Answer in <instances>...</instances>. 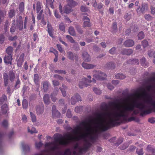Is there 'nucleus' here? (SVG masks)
<instances>
[{
	"mask_svg": "<svg viewBox=\"0 0 155 155\" xmlns=\"http://www.w3.org/2000/svg\"><path fill=\"white\" fill-rule=\"evenodd\" d=\"M109 104L115 107L119 112L114 113L113 114L114 118H111V113L108 111V107L107 104L105 103H103L101 108L102 110L105 112L96 114V120L97 121L96 124L98 125L96 127V132L104 131L110 128L120 125L121 123L118 121L120 120L121 117H127L128 114V112L133 111L135 107L139 109L141 116L150 114L153 111L152 108L145 110L146 106L145 104L141 102H136V101H134L132 104L122 107V110L119 108V105L115 102H110Z\"/></svg>",
	"mask_w": 155,
	"mask_h": 155,
	"instance_id": "obj_1",
	"label": "nucleus"
},
{
	"mask_svg": "<svg viewBox=\"0 0 155 155\" xmlns=\"http://www.w3.org/2000/svg\"><path fill=\"white\" fill-rule=\"evenodd\" d=\"M87 123L86 121H83L80 124V125L84 126L87 132L85 134H82L78 136L73 137L71 135L68 134L66 135L67 139H65L63 137L58 138H55V141L58 142L60 145H66L70 143V140H78L81 139H83L85 142L84 144V147L83 148L79 147V153L81 154L83 152H86L89 148L91 146V143L86 139V138L89 137L90 139L93 141H95L97 139L96 136L95 135H92L91 132V128L90 126L87 127L86 126Z\"/></svg>",
	"mask_w": 155,
	"mask_h": 155,
	"instance_id": "obj_2",
	"label": "nucleus"
},
{
	"mask_svg": "<svg viewBox=\"0 0 155 155\" xmlns=\"http://www.w3.org/2000/svg\"><path fill=\"white\" fill-rule=\"evenodd\" d=\"M8 77L11 82H13L14 81L15 78V75L13 71H9L8 75L6 73H4L3 74L4 84L5 86V87L8 85Z\"/></svg>",
	"mask_w": 155,
	"mask_h": 155,
	"instance_id": "obj_3",
	"label": "nucleus"
},
{
	"mask_svg": "<svg viewBox=\"0 0 155 155\" xmlns=\"http://www.w3.org/2000/svg\"><path fill=\"white\" fill-rule=\"evenodd\" d=\"M87 77L90 80H88L86 78H83L81 79V81L79 82V86L80 88H83L84 87H87L88 85H90L89 84L91 82L94 83H96V81L94 78H93L92 80H90L91 78L90 75H88Z\"/></svg>",
	"mask_w": 155,
	"mask_h": 155,
	"instance_id": "obj_4",
	"label": "nucleus"
},
{
	"mask_svg": "<svg viewBox=\"0 0 155 155\" xmlns=\"http://www.w3.org/2000/svg\"><path fill=\"white\" fill-rule=\"evenodd\" d=\"M141 95L145 98L144 101L145 103L151 104L155 108V102L153 101L151 95L147 93L145 90L142 92Z\"/></svg>",
	"mask_w": 155,
	"mask_h": 155,
	"instance_id": "obj_5",
	"label": "nucleus"
},
{
	"mask_svg": "<svg viewBox=\"0 0 155 155\" xmlns=\"http://www.w3.org/2000/svg\"><path fill=\"white\" fill-rule=\"evenodd\" d=\"M94 78L98 80H103L106 77V75L100 71H94Z\"/></svg>",
	"mask_w": 155,
	"mask_h": 155,
	"instance_id": "obj_6",
	"label": "nucleus"
},
{
	"mask_svg": "<svg viewBox=\"0 0 155 155\" xmlns=\"http://www.w3.org/2000/svg\"><path fill=\"white\" fill-rule=\"evenodd\" d=\"M146 150L147 152L146 155H155V148H154L151 145H148Z\"/></svg>",
	"mask_w": 155,
	"mask_h": 155,
	"instance_id": "obj_7",
	"label": "nucleus"
},
{
	"mask_svg": "<svg viewBox=\"0 0 155 155\" xmlns=\"http://www.w3.org/2000/svg\"><path fill=\"white\" fill-rule=\"evenodd\" d=\"M67 57L71 61H74V58L76 61H78V56L77 54H74L71 51L67 52Z\"/></svg>",
	"mask_w": 155,
	"mask_h": 155,
	"instance_id": "obj_8",
	"label": "nucleus"
},
{
	"mask_svg": "<svg viewBox=\"0 0 155 155\" xmlns=\"http://www.w3.org/2000/svg\"><path fill=\"white\" fill-rule=\"evenodd\" d=\"M81 101V97L79 94H76L71 99V104L72 105H74L77 101Z\"/></svg>",
	"mask_w": 155,
	"mask_h": 155,
	"instance_id": "obj_9",
	"label": "nucleus"
},
{
	"mask_svg": "<svg viewBox=\"0 0 155 155\" xmlns=\"http://www.w3.org/2000/svg\"><path fill=\"white\" fill-rule=\"evenodd\" d=\"M52 145H54V146L50 148V150L51 151H54L55 150H58L59 149L58 145L57 144H55L54 142L47 143L45 144V147H49Z\"/></svg>",
	"mask_w": 155,
	"mask_h": 155,
	"instance_id": "obj_10",
	"label": "nucleus"
},
{
	"mask_svg": "<svg viewBox=\"0 0 155 155\" xmlns=\"http://www.w3.org/2000/svg\"><path fill=\"white\" fill-rule=\"evenodd\" d=\"M47 28H48L47 31L49 36L52 38H54L53 35L54 30L51 25L49 24V23H48Z\"/></svg>",
	"mask_w": 155,
	"mask_h": 155,
	"instance_id": "obj_11",
	"label": "nucleus"
},
{
	"mask_svg": "<svg viewBox=\"0 0 155 155\" xmlns=\"http://www.w3.org/2000/svg\"><path fill=\"white\" fill-rule=\"evenodd\" d=\"M12 55H5L4 58V60L5 63L11 65L12 60Z\"/></svg>",
	"mask_w": 155,
	"mask_h": 155,
	"instance_id": "obj_12",
	"label": "nucleus"
},
{
	"mask_svg": "<svg viewBox=\"0 0 155 155\" xmlns=\"http://www.w3.org/2000/svg\"><path fill=\"white\" fill-rule=\"evenodd\" d=\"M77 5L78 3L73 0L68 3V5L65 6V10H71V8L74 7Z\"/></svg>",
	"mask_w": 155,
	"mask_h": 155,
	"instance_id": "obj_13",
	"label": "nucleus"
},
{
	"mask_svg": "<svg viewBox=\"0 0 155 155\" xmlns=\"http://www.w3.org/2000/svg\"><path fill=\"white\" fill-rule=\"evenodd\" d=\"M24 54H21L17 61V65L18 67H21L24 61Z\"/></svg>",
	"mask_w": 155,
	"mask_h": 155,
	"instance_id": "obj_14",
	"label": "nucleus"
},
{
	"mask_svg": "<svg viewBox=\"0 0 155 155\" xmlns=\"http://www.w3.org/2000/svg\"><path fill=\"white\" fill-rule=\"evenodd\" d=\"M17 27L20 30H21L23 29V21L21 16L20 17L19 20H17Z\"/></svg>",
	"mask_w": 155,
	"mask_h": 155,
	"instance_id": "obj_15",
	"label": "nucleus"
},
{
	"mask_svg": "<svg viewBox=\"0 0 155 155\" xmlns=\"http://www.w3.org/2000/svg\"><path fill=\"white\" fill-rule=\"evenodd\" d=\"M82 57L84 60L85 61L89 62L91 61V57L87 52L84 51L83 52Z\"/></svg>",
	"mask_w": 155,
	"mask_h": 155,
	"instance_id": "obj_16",
	"label": "nucleus"
},
{
	"mask_svg": "<svg viewBox=\"0 0 155 155\" xmlns=\"http://www.w3.org/2000/svg\"><path fill=\"white\" fill-rule=\"evenodd\" d=\"M83 19L84 21V22L83 27H89L91 25L90 23V19L87 16H84Z\"/></svg>",
	"mask_w": 155,
	"mask_h": 155,
	"instance_id": "obj_17",
	"label": "nucleus"
},
{
	"mask_svg": "<svg viewBox=\"0 0 155 155\" xmlns=\"http://www.w3.org/2000/svg\"><path fill=\"white\" fill-rule=\"evenodd\" d=\"M42 84L43 85V90L44 92H47L50 85L48 81H44L42 82Z\"/></svg>",
	"mask_w": 155,
	"mask_h": 155,
	"instance_id": "obj_18",
	"label": "nucleus"
},
{
	"mask_svg": "<svg viewBox=\"0 0 155 155\" xmlns=\"http://www.w3.org/2000/svg\"><path fill=\"white\" fill-rule=\"evenodd\" d=\"M134 44V41L132 40L129 39L126 41L124 43V45L126 47H131Z\"/></svg>",
	"mask_w": 155,
	"mask_h": 155,
	"instance_id": "obj_19",
	"label": "nucleus"
},
{
	"mask_svg": "<svg viewBox=\"0 0 155 155\" xmlns=\"http://www.w3.org/2000/svg\"><path fill=\"white\" fill-rule=\"evenodd\" d=\"M82 66L84 68L86 69H93L96 67V66L94 65L88 64L85 62H83L82 63Z\"/></svg>",
	"mask_w": 155,
	"mask_h": 155,
	"instance_id": "obj_20",
	"label": "nucleus"
},
{
	"mask_svg": "<svg viewBox=\"0 0 155 155\" xmlns=\"http://www.w3.org/2000/svg\"><path fill=\"white\" fill-rule=\"evenodd\" d=\"M133 50L131 49H124L121 52V53L123 54L130 55L133 53Z\"/></svg>",
	"mask_w": 155,
	"mask_h": 155,
	"instance_id": "obj_21",
	"label": "nucleus"
},
{
	"mask_svg": "<svg viewBox=\"0 0 155 155\" xmlns=\"http://www.w3.org/2000/svg\"><path fill=\"white\" fill-rule=\"evenodd\" d=\"M44 110V106L43 105L37 107L36 110L37 114H40L43 113Z\"/></svg>",
	"mask_w": 155,
	"mask_h": 155,
	"instance_id": "obj_22",
	"label": "nucleus"
},
{
	"mask_svg": "<svg viewBox=\"0 0 155 155\" xmlns=\"http://www.w3.org/2000/svg\"><path fill=\"white\" fill-rule=\"evenodd\" d=\"M45 103L46 104H48L50 103L49 98V95L48 94H45L43 97Z\"/></svg>",
	"mask_w": 155,
	"mask_h": 155,
	"instance_id": "obj_23",
	"label": "nucleus"
},
{
	"mask_svg": "<svg viewBox=\"0 0 155 155\" xmlns=\"http://www.w3.org/2000/svg\"><path fill=\"white\" fill-rule=\"evenodd\" d=\"M8 106L7 104H5L1 107V111L3 114H5L7 113L8 110Z\"/></svg>",
	"mask_w": 155,
	"mask_h": 155,
	"instance_id": "obj_24",
	"label": "nucleus"
},
{
	"mask_svg": "<svg viewBox=\"0 0 155 155\" xmlns=\"http://www.w3.org/2000/svg\"><path fill=\"white\" fill-rule=\"evenodd\" d=\"M127 64H131L138 65L139 64V61L138 59H130L127 62Z\"/></svg>",
	"mask_w": 155,
	"mask_h": 155,
	"instance_id": "obj_25",
	"label": "nucleus"
},
{
	"mask_svg": "<svg viewBox=\"0 0 155 155\" xmlns=\"http://www.w3.org/2000/svg\"><path fill=\"white\" fill-rule=\"evenodd\" d=\"M62 87L63 88L60 87L59 89L61 91L63 96L64 97H65L66 95V91L65 90L67 89V87L64 84L62 85Z\"/></svg>",
	"mask_w": 155,
	"mask_h": 155,
	"instance_id": "obj_26",
	"label": "nucleus"
},
{
	"mask_svg": "<svg viewBox=\"0 0 155 155\" xmlns=\"http://www.w3.org/2000/svg\"><path fill=\"white\" fill-rule=\"evenodd\" d=\"M105 67L110 69H114L115 68V64L112 62H108L106 65Z\"/></svg>",
	"mask_w": 155,
	"mask_h": 155,
	"instance_id": "obj_27",
	"label": "nucleus"
},
{
	"mask_svg": "<svg viewBox=\"0 0 155 155\" xmlns=\"http://www.w3.org/2000/svg\"><path fill=\"white\" fill-rule=\"evenodd\" d=\"M146 89L148 91H151L154 92L155 91V84L148 85L146 86Z\"/></svg>",
	"mask_w": 155,
	"mask_h": 155,
	"instance_id": "obj_28",
	"label": "nucleus"
},
{
	"mask_svg": "<svg viewBox=\"0 0 155 155\" xmlns=\"http://www.w3.org/2000/svg\"><path fill=\"white\" fill-rule=\"evenodd\" d=\"M68 31L69 34L71 35L74 36L76 35L74 29L72 26H71L69 28Z\"/></svg>",
	"mask_w": 155,
	"mask_h": 155,
	"instance_id": "obj_29",
	"label": "nucleus"
},
{
	"mask_svg": "<svg viewBox=\"0 0 155 155\" xmlns=\"http://www.w3.org/2000/svg\"><path fill=\"white\" fill-rule=\"evenodd\" d=\"M13 51V48L11 46L8 47L6 50V51L8 55H12V52Z\"/></svg>",
	"mask_w": 155,
	"mask_h": 155,
	"instance_id": "obj_30",
	"label": "nucleus"
},
{
	"mask_svg": "<svg viewBox=\"0 0 155 155\" xmlns=\"http://www.w3.org/2000/svg\"><path fill=\"white\" fill-rule=\"evenodd\" d=\"M115 78L116 79H123L125 78L126 77L125 76L122 74H117L115 76Z\"/></svg>",
	"mask_w": 155,
	"mask_h": 155,
	"instance_id": "obj_31",
	"label": "nucleus"
},
{
	"mask_svg": "<svg viewBox=\"0 0 155 155\" xmlns=\"http://www.w3.org/2000/svg\"><path fill=\"white\" fill-rule=\"evenodd\" d=\"M140 63L143 66L145 67L148 66V63L146 62V59L145 58H143L140 59Z\"/></svg>",
	"mask_w": 155,
	"mask_h": 155,
	"instance_id": "obj_32",
	"label": "nucleus"
},
{
	"mask_svg": "<svg viewBox=\"0 0 155 155\" xmlns=\"http://www.w3.org/2000/svg\"><path fill=\"white\" fill-rule=\"evenodd\" d=\"M7 96L5 94H3L0 98V105L3 104L5 101H6Z\"/></svg>",
	"mask_w": 155,
	"mask_h": 155,
	"instance_id": "obj_33",
	"label": "nucleus"
},
{
	"mask_svg": "<svg viewBox=\"0 0 155 155\" xmlns=\"http://www.w3.org/2000/svg\"><path fill=\"white\" fill-rule=\"evenodd\" d=\"M46 6L48 5V6L50 7L51 9L54 8L53 2L52 0H46Z\"/></svg>",
	"mask_w": 155,
	"mask_h": 155,
	"instance_id": "obj_34",
	"label": "nucleus"
},
{
	"mask_svg": "<svg viewBox=\"0 0 155 155\" xmlns=\"http://www.w3.org/2000/svg\"><path fill=\"white\" fill-rule=\"evenodd\" d=\"M43 10H37V12L38 13L37 16V19L38 20L41 19L43 17Z\"/></svg>",
	"mask_w": 155,
	"mask_h": 155,
	"instance_id": "obj_35",
	"label": "nucleus"
},
{
	"mask_svg": "<svg viewBox=\"0 0 155 155\" xmlns=\"http://www.w3.org/2000/svg\"><path fill=\"white\" fill-rule=\"evenodd\" d=\"M21 84V81L19 78V76H18L17 77V79L16 82L15 84V88H19Z\"/></svg>",
	"mask_w": 155,
	"mask_h": 155,
	"instance_id": "obj_36",
	"label": "nucleus"
},
{
	"mask_svg": "<svg viewBox=\"0 0 155 155\" xmlns=\"http://www.w3.org/2000/svg\"><path fill=\"white\" fill-rule=\"evenodd\" d=\"M34 81L35 84H38L39 77L38 74H35L34 76Z\"/></svg>",
	"mask_w": 155,
	"mask_h": 155,
	"instance_id": "obj_37",
	"label": "nucleus"
},
{
	"mask_svg": "<svg viewBox=\"0 0 155 155\" xmlns=\"http://www.w3.org/2000/svg\"><path fill=\"white\" fill-rule=\"evenodd\" d=\"M141 44L143 48H145L149 45L148 41L146 39H144L141 42Z\"/></svg>",
	"mask_w": 155,
	"mask_h": 155,
	"instance_id": "obj_38",
	"label": "nucleus"
},
{
	"mask_svg": "<svg viewBox=\"0 0 155 155\" xmlns=\"http://www.w3.org/2000/svg\"><path fill=\"white\" fill-rule=\"evenodd\" d=\"M2 125L5 128H6L8 125V121L6 120H4L1 123Z\"/></svg>",
	"mask_w": 155,
	"mask_h": 155,
	"instance_id": "obj_39",
	"label": "nucleus"
},
{
	"mask_svg": "<svg viewBox=\"0 0 155 155\" xmlns=\"http://www.w3.org/2000/svg\"><path fill=\"white\" fill-rule=\"evenodd\" d=\"M138 39L139 40H141L143 39L145 36L144 33L143 31H141L137 35Z\"/></svg>",
	"mask_w": 155,
	"mask_h": 155,
	"instance_id": "obj_40",
	"label": "nucleus"
},
{
	"mask_svg": "<svg viewBox=\"0 0 155 155\" xmlns=\"http://www.w3.org/2000/svg\"><path fill=\"white\" fill-rule=\"evenodd\" d=\"M28 132L30 133L31 134L37 133V131L36 130L35 128L33 127H32L31 129L30 127H28Z\"/></svg>",
	"mask_w": 155,
	"mask_h": 155,
	"instance_id": "obj_41",
	"label": "nucleus"
},
{
	"mask_svg": "<svg viewBox=\"0 0 155 155\" xmlns=\"http://www.w3.org/2000/svg\"><path fill=\"white\" fill-rule=\"evenodd\" d=\"M22 146L24 151H29L30 150V148L28 145L22 143Z\"/></svg>",
	"mask_w": 155,
	"mask_h": 155,
	"instance_id": "obj_42",
	"label": "nucleus"
},
{
	"mask_svg": "<svg viewBox=\"0 0 155 155\" xmlns=\"http://www.w3.org/2000/svg\"><path fill=\"white\" fill-rule=\"evenodd\" d=\"M148 55L150 57L153 56L154 57L153 62L155 64V51L154 52H153L152 51H150L148 53Z\"/></svg>",
	"mask_w": 155,
	"mask_h": 155,
	"instance_id": "obj_43",
	"label": "nucleus"
},
{
	"mask_svg": "<svg viewBox=\"0 0 155 155\" xmlns=\"http://www.w3.org/2000/svg\"><path fill=\"white\" fill-rule=\"evenodd\" d=\"M23 108L24 109H26L28 106V104L27 100L26 99H24L22 101V104Z\"/></svg>",
	"mask_w": 155,
	"mask_h": 155,
	"instance_id": "obj_44",
	"label": "nucleus"
},
{
	"mask_svg": "<svg viewBox=\"0 0 155 155\" xmlns=\"http://www.w3.org/2000/svg\"><path fill=\"white\" fill-rule=\"evenodd\" d=\"M30 113L31 119L32 121L33 122H36V118L35 115L34 114H33L31 112H30Z\"/></svg>",
	"mask_w": 155,
	"mask_h": 155,
	"instance_id": "obj_45",
	"label": "nucleus"
},
{
	"mask_svg": "<svg viewBox=\"0 0 155 155\" xmlns=\"http://www.w3.org/2000/svg\"><path fill=\"white\" fill-rule=\"evenodd\" d=\"M74 43V44L73 45L74 49L75 51H78L80 49V48L78 43L75 42Z\"/></svg>",
	"mask_w": 155,
	"mask_h": 155,
	"instance_id": "obj_46",
	"label": "nucleus"
},
{
	"mask_svg": "<svg viewBox=\"0 0 155 155\" xmlns=\"http://www.w3.org/2000/svg\"><path fill=\"white\" fill-rule=\"evenodd\" d=\"M59 28L60 30L62 31H65V26L63 22L61 23L59 25Z\"/></svg>",
	"mask_w": 155,
	"mask_h": 155,
	"instance_id": "obj_47",
	"label": "nucleus"
},
{
	"mask_svg": "<svg viewBox=\"0 0 155 155\" xmlns=\"http://www.w3.org/2000/svg\"><path fill=\"white\" fill-rule=\"evenodd\" d=\"M5 40V37L3 34L0 35V43L2 44Z\"/></svg>",
	"mask_w": 155,
	"mask_h": 155,
	"instance_id": "obj_48",
	"label": "nucleus"
},
{
	"mask_svg": "<svg viewBox=\"0 0 155 155\" xmlns=\"http://www.w3.org/2000/svg\"><path fill=\"white\" fill-rule=\"evenodd\" d=\"M66 37L71 43H73L75 42V40L69 35H67Z\"/></svg>",
	"mask_w": 155,
	"mask_h": 155,
	"instance_id": "obj_49",
	"label": "nucleus"
},
{
	"mask_svg": "<svg viewBox=\"0 0 155 155\" xmlns=\"http://www.w3.org/2000/svg\"><path fill=\"white\" fill-rule=\"evenodd\" d=\"M82 110V107L77 106L75 108V111L76 113H79Z\"/></svg>",
	"mask_w": 155,
	"mask_h": 155,
	"instance_id": "obj_50",
	"label": "nucleus"
},
{
	"mask_svg": "<svg viewBox=\"0 0 155 155\" xmlns=\"http://www.w3.org/2000/svg\"><path fill=\"white\" fill-rule=\"evenodd\" d=\"M36 7V10H41L42 8V5L40 2H38L37 3Z\"/></svg>",
	"mask_w": 155,
	"mask_h": 155,
	"instance_id": "obj_51",
	"label": "nucleus"
},
{
	"mask_svg": "<svg viewBox=\"0 0 155 155\" xmlns=\"http://www.w3.org/2000/svg\"><path fill=\"white\" fill-rule=\"evenodd\" d=\"M9 25L8 22V21H6L4 25V30L5 32H6L8 31Z\"/></svg>",
	"mask_w": 155,
	"mask_h": 155,
	"instance_id": "obj_52",
	"label": "nucleus"
},
{
	"mask_svg": "<svg viewBox=\"0 0 155 155\" xmlns=\"http://www.w3.org/2000/svg\"><path fill=\"white\" fill-rule=\"evenodd\" d=\"M136 152L138 155H143V150L142 148L140 150H138L137 149Z\"/></svg>",
	"mask_w": 155,
	"mask_h": 155,
	"instance_id": "obj_53",
	"label": "nucleus"
},
{
	"mask_svg": "<svg viewBox=\"0 0 155 155\" xmlns=\"http://www.w3.org/2000/svg\"><path fill=\"white\" fill-rule=\"evenodd\" d=\"M93 90L94 92L97 94H100L101 93V91L100 89L96 88H94Z\"/></svg>",
	"mask_w": 155,
	"mask_h": 155,
	"instance_id": "obj_54",
	"label": "nucleus"
},
{
	"mask_svg": "<svg viewBox=\"0 0 155 155\" xmlns=\"http://www.w3.org/2000/svg\"><path fill=\"white\" fill-rule=\"evenodd\" d=\"M112 28L113 29V31L114 32H115L117 29V23L116 22H115L113 23L112 25Z\"/></svg>",
	"mask_w": 155,
	"mask_h": 155,
	"instance_id": "obj_55",
	"label": "nucleus"
},
{
	"mask_svg": "<svg viewBox=\"0 0 155 155\" xmlns=\"http://www.w3.org/2000/svg\"><path fill=\"white\" fill-rule=\"evenodd\" d=\"M16 26L15 24H13L12 25L10 29V31L12 33H14L15 31Z\"/></svg>",
	"mask_w": 155,
	"mask_h": 155,
	"instance_id": "obj_56",
	"label": "nucleus"
},
{
	"mask_svg": "<svg viewBox=\"0 0 155 155\" xmlns=\"http://www.w3.org/2000/svg\"><path fill=\"white\" fill-rule=\"evenodd\" d=\"M60 113L58 110L56 111L54 113V115H52L54 117L58 118L60 116Z\"/></svg>",
	"mask_w": 155,
	"mask_h": 155,
	"instance_id": "obj_57",
	"label": "nucleus"
},
{
	"mask_svg": "<svg viewBox=\"0 0 155 155\" xmlns=\"http://www.w3.org/2000/svg\"><path fill=\"white\" fill-rule=\"evenodd\" d=\"M39 38L38 35L36 33H35L33 34V41H35L37 40L38 41Z\"/></svg>",
	"mask_w": 155,
	"mask_h": 155,
	"instance_id": "obj_58",
	"label": "nucleus"
},
{
	"mask_svg": "<svg viewBox=\"0 0 155 155\" xmlns=\"http://www.w3.org/2000/svg\"><path fill=\"white\" fill-rule=\"evenodd\" d=\"M55 73H58V74H62L63 73L64 74H65L66 72L65 71H63L62 70H55L54 71Z\"/></svg>",
	"mask_w": 155,
	"mask_h": 155,
	"instance_id": "obj_59",
	"label": "nucleus"
},
{
	"mask_svg": "<svg viewBox=\"0 0 155 155\" xmlns=\"http://www.w3.org/2000/svg\"><path fill=\"white\" fill-rule=\"evenodd\" d=\"M124 18L125 19H126L127 21H128L130 19L131 15L130 14L127 13L126 15H124Z\"/></svg>",
	"mask_w": 155,
	"mask_h": 155,
	"instance_id": "obj_60",
	"label": "nucleus"
},
{
	"mask_svg": "<svg viewBox=\"0 0 155 155\" xmlns=\"http://www.w3.org/2000/svg\"><path fill=\"white\" fill-rule=\"evenodd\" d=\"M77 31L80 34H82L83 33V31L81 29L79 26H77L76 27Z\"/></svg>",
	"mask_w": 155,
	"mask_h": 155,
	"instance_id": "obj_61",
	"label": "nucleus"
},
{
	"mask_svg": "<svg viewBox=\"0 0 155 155\" xmlns=\"http://www.w3.org/2000/svg\"><path fill=\"white\" fill-rule=\"evenodd\" d=\"M66 116L68 118H70L72 117L71 112L69 109H68L67 112Z\"/></svg>",
	"mask_w": 155,
	"mask_h": 155,
	"instance_id": "obj_62",
	"label": "nucleus"
},
{
	"mask_svg": "<svg viewBox=\"0 0 155 155\" xmlns=\"http://www.w3.org/2000/svg\"><path fill=\"white\" fill-rule=\"evenodd\" d=\"M148 8V5L147 4H142L141 10H147Z\"/></svg>",
	"mask_w": 155,
	"mask_h": 155,
	"instance_id": "obj_63",
	"label": "nucleus"
},
{
	"mask_svg": "<svg viewBox=\"0 0 155 155\" xmlns=\"http://www.w3.org/2000/svg\"><path fill=\"white\" fill-rule=\"evenodd\" d=\"M145 18L147 20H150L152 18L150 15H146L144 16Z\"/></svg>",
	"mask_w": 155,
	"mask_h": 155,
	"instance_id": "obj_64",
	"label": "nucleus"
}]
</instances>
